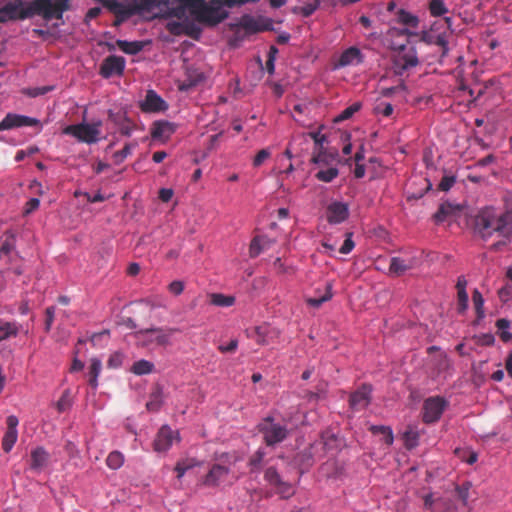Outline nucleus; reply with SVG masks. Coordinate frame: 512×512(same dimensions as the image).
Returning <instances> with one entry per match:
<instances>
[{
  "mask_svg": "<svg viewBox=\"0 0 512 512\" xmlns=\"http://www.w3.org/2000/svg\"><path fill=\"white\" fill-rule=\"evenodd\" d=\"M475 230L484 240L497 233L502 239L492 244L490 249L501 250L512 241V204L500 215L493 208L482 209L475 217Z\"/></svg>",
  "mask_w": 512,
  "mask_h": 512,
  "instance_id": "obj_1",
  "label": "nucleus"
},
{
  "mask_svg": "<svg viewBox=\"0 0 512 512\" xmlns=\"http://www.w3.org/2000/svg\"><path fill=\"white\" fill-rule=\"evenodd\" d=\"M176 332H179V329L175 327H153L139 330L134 336L138 345L142 347L167 346L171 344L170 338Z\"/></svg>",
  "mask_w": 512,
  "mask_h": 512,
  "instance_id": "obj_2",
  "label": "nucleus"
},
{
  "mask_svg": "<svg viewBox=\"0 0 512 512\" xmlns=\"http://www.w3.org/2000/svg\"><path fill=\"white\" fill-rule=\"evenodd\" d=\"M32 9L34 15L45 20L62 19L63 13L69 9V0H35Z\"/></svg>",
  "mask_w": 512,
  "mask_h": 512,
  "instance_id": "obj_3",
  "label": "nucleus"
},
{
  "mask_svg": "<svg viewBox=\"0 0 512 512\" xmlns=\"http://www.w3.org/2000/svg\"><path fill=\"white\" fill-rule=\"evenodd\" d=\"M101 122L97 123H79L68 125L63 129V133L75 137L78 141L87 144L98 142L100 136Z\"/></svg>",
  "mask_w": 512,
  "mask_h": 512,
  "instance_id": "obj_4",
  "label": "nucleus"
},
{
  "mask_svg": "<svg viewBox=\"0 0 512 512\" xmlns=\"http://www.w3.org/2000/svg\"><path fill=\"white\" fill-rule=\"evenodd\" d=\"M259 432L267 446H274L284 441L288 436V429L285 425L274 422L271 417L265 418L258 425Z\"/></svg>",
  "mask_w": 512,
  "mask_h": 512,
  "instance_id": "obj_5",
  "label": "nucleus"
},
{
  "mask_svg": "<svg viewBox=\"0 0 512 512\" xmlns=\"http://www.w3.org/2000/svg\"><path fill=\"white\" fill-rule=\"evenodd\" d=\"M34 15L32 4L28 7H23L22 0L9 2L0 8V22H7L11 20H24Z\"/></svg>",
  "mask_w": 512,
  "mask_h": 512,
  "instance_id": "obj_6",
  "label": "nucleus"
},
{
  "mask_svg": "<svg viewBox=\"0 0 512 512\" xmlns=\"http://www.w3.org/2000/svg\"><path fill=\"white\" fill-rule=\"evenodd\" d=\"M419 64L415 48H403L393 59L394 74L402 76L405 72L415 68Z\"/></svg>",
  "mask_w": 512,
  "mask_h": 512,
  "instance_id": "obj_7",
  "label": "nucleus"
},
{
  "mask_svg": "<svg viewBox=\"0 0 512 512\" xmlns=\"http://www.w3.org/2000/svg\"><path fill=\"white\" fill-rule=\"evenodd\" d=\"M447 403L444 398L430 397L425 400L423 405V421L425 423H433L440 419L445 410Z\"/></svg>",
  "mask_w": 512,
  "mask_h": 512,
  "instance_id": "obj_8",
  "label": "nucleus"
},
{
  "mask_svg": "<svg viewBox=\"0 0 512 512\" xmlns=\"http://www.w3.org/2000/svg\"><path fill=\"white\" fill-rule=\"evenodd\" d=\"M125 69V59L121 56L110 55L104 59L100 66V75L110 78L113 75H121Z\"/></svg>",
  "mask_w": 512,
  "mask_h": 512,
  "instance_id": "obj_9",
  "label": "nucleus"
},
{
  "mask_svg": "<svg viewBox=\"0 0 512 512\" xmlns=\"http://www.w3.org/2000/svg\"><path fill=\"white\" fill-rule=\"evenodd\" d=\"M371 386L363 384L359 389L354 391L349 398V406L355 411L365 409L371 401Z\"/></svg>",
  "mask_w": 512,
  "mask_h": 512,
  "instance_id": "obj_10",
  "label": "nucleus"
},
{
  "mask_svg": "<svg viewBox=\"0 0 512 512\" xmlns=\"http://www.w3.org/2000/svg\"><path fill=\"white\" fill-rule=\"evenodd\" d=\"M39 125V120L24 115L7 114L0 122V131L9 130L16 127L23 126H36Z\"/></svg>",
  "mask_w": 512,
  "mask_h": 512,
  "instance_id": "obj_11",
  "label": "nucleus"
},
{
  "mask_svg": "<svg viewBox=\"0 0 512 512\" xmlns=\"http://www.w3.org/2000/svg\"><path fill=\"white\" fill-rule=\"evenodd\" d=\"M140 108L146 113H156L167 110L168 105L154 90H148Z\"/></svg>",
  "mask_w": 512,
  "mask_h": 512,
  "instance_id": "obj_12",
  "label": "nucleus"
},
{
  "mask_svg": "<svg viewBox=\"0 0 512 512\" xmlns=\"http://www.w3.org/2000/svg\"><path fill=\"white\" fill-rule=\"evenodd\" d=\"M230 473V467L224 464H213L203 479V484L208 487L218 486Z\"/></svg>",
  "mask_w": 512,
  "mask_h": 512,
  "instance_id": "obj_13",
  "label": "nucleus"
},
{
  "mask_svg": "<svg viewBox=\"0 0 512 512\" xmlns=\"http://www.w3.org/2000/svg\"><path fill=\"white\" fill-rule=\"evenodd\" d=\"M18 418L15 415H10L7 417L6 424H7V430L3 436L2 439V449L5 452H10L13 448L14 444L17 441L18 438Z\"/></svg>",
  "mask_w": 512,
  "mask_h": 512,
  "instance_id": "obj_14",
  "label": "nucleus"
},
{
  "mask_svg": "<svg viewBox=\"0 0 512 512\" xmlns=\"http://www.w3.org/2000/svg\"><path fill=\"white\" fill-rule=\"evenodd\" d=\"M319 446L320 444H315L314 442L297 455L296 460L301 469H309L314 464L316 458L323 457V453L319 451Z\"/></svg>",
  "mask_w": 512,
  "mask_h": 512,
  "instance_id": "obj_15",
  "label": "nucleus"
},
{
  "mask_svg": "<svg viewBox=\"0 0 512 512\" xmlns=\"http://www.w3.org/2000/svg\"><path fill=\"white\" fill-rule=\"evenodd\" d=\"M348 216V205L343 202L335 201L329 204L327 207V220L329 223H342L348 218Z\"/></svg>",
  "mask_w": 512,
  "mask_h": 512,
  "instance_id": "obj_16",
  "label": "nucleus"
},
{
  "mask_svg": "<svg viewBox=\"0 0 512 512\" xmlns=\"http://www.w3.org/2000/svg\"><path fill=\"white\" fill-rule=\"evenodd\" d=\"M175 438L176 436L174 435V432L170 427L166 425L162 426L154 440V450L157 452L167 451L172 446V443Z\"/></svg>",
  "mask_w": 512,
  "mask_h": 512,
  "instance_id": "obj_17",
  "label": "nucleus"
},
{
  "mask_svg": "<svg viewBox=\"0 0 512 512\" xmlns=\"http://www.w3.org/2000/svg\"><path fill=\"white\" fill-rule=\"evenodd\" d=\"M363 62V55L357 47H349L342 52L338 61L335 63V68L346 66L358 65Z\"/></svg>",
  "mask_w": 512,
  "mask_h": 512,
  "instance_id": "obj_18",
  "label": "nucleus"
},
{
  "mask_svg": "<svg viewBox=\"0 0 512 512\" xmlns=\"http://www.w3.org/2000/svg\"><path fill=\"white\" fill-rule=\"evenodd\" d=\"M462 211V206L459 204H454L451 202H443L437 212L434 214L433 218L436 223H441L446 221L448 218L458 215Z\"/></svg>",
  "mask_w": 512,
  "mask_h": 512,
  "instance_id": "obj_19",
  "label": "nucleus"
},
{
  "mask_svg": "<svg viewBox=\"0 0 512 512\" xmlns=\"http://www.w3.org/2000/svg\"><path fill=\"white\" fill-rule=\"evenodd\" d=\"M49 453L43 447H37L31 451L30 464L31 470L41 471L49 461Z\"/></svg>",
  "mask_w": 512,
  "mask_h": 512,
  "instance_id": "obj_20",
  "label": "nucleus"
},
{
  "mask_svg": "<svg viewBox=\"0 0 512 512\" xmlns=\"http://www.w3.org/2000/svg\"><path fill=\"white\" fill-rule=\"evenodd\" d=\"M109 118L118 127V131L123 136H130L135 129L133 122L125 114H113L109 112Z\"/></svg>",
  "mask_w": 512,
  "mask_h": 512,
  "instance_id": "obj_21",
  "label": "nucleus"
},
{
  "mask_svg": "<svg viewBox=\"0 0 512 512\" xmlns=\"http://www.w3.org/2000/svg\"><path fill=\"white\" fill-rule=\"evenodd\" d=\"M175 131L174 125L167 121H157L151 129V136L154 139H168Z\"/></svg>",
  "mask_w": 512,
  "mask_h": 512,
  "instance_id": "obj_22",
  "label": "nucleus"
},
{
  "mask_svg": "<svg viewBox=\"0 0 512 512\" xmlns=\"http://www.w3.org/2000/svg\"><path fill=\"white\" fill-rule=\"evenodd\" d=\"M315 444H320L319 451L324 454L326 451L337 449L339 440L331 430H326L321 434L320 441H316Z\"/></svg>",
  "mask_w": 512,
  "mask_h": 512,
  "instance_id": "obj_23",
  "label": "nucleus"
},
{
  "mask_svg": "<svg viewBox=\"0 0 512 512\" xmlns=\"http://www.w3.org/2000/svg\"><path fill=\"white\" fill-rule=\"evenodd\" d=\"M424 507L430 512H444V509H448L450 504L443 498L434 499L432 494H428L424 497Z\"/></svg>",
  "mask_w": 512,
  "mask_h": 512,
  "instance_id": "obj_24",
  "label": "nucleus"
},
{
  "mask_svg": "<svg viewBox=\"0 0 512 512\" xmlns=\"http://www.w3.org/2000/svg\"><path fill=\"white\" fill-rule=\"evenodd\" d=\"M272 334H275L274 330L267 325H263L255 327L251 337L259 345H268L271 342Z\"/></svg>",
  "mask_w": 512,
  "mask_h": 512,
  "instance_id": "obj_25",
  "label": "nucleus"
},
{
  "mask_svg": "<svg viewBox=\"0 0 512 512\" xmlns=\"http://www.w3.org/2000/svg\"><path fill=\"white\" fill-rule=\"evenodd\" d=\"M21 325L16 322H9L0 319V341L10 337H16L20 331Z\"/></svg>",
  "mask_w": 512,
  "mask_h": 512,
  "instance_id": "obj_26",
  "label": "nucleus"
},
{
  "mask_svg": "<svg viewBox=\"0 0 512 512\" xmlns=\"http://www.w3.org/2000/svg\"><path fill=\"white\" fill-rule=\"evenodd\" d=\"M116 45L122 52L129 55H135L144 48V43L142 41L117 40Z\"/></svg>",
  "mask_w": 512,
  "mask_h": 512,
  "instance_id": "obj_27",
  "label": "nucleus"
},
{
  "mask_svg": "<svg viewBox=\"0 0 512 512\" xmlns=\"http://www.w3.org/2000/svg\"><path fill=\"white\" fill-rule=\"evenodd\" d=\"M101 370H102L101 360H99L98 358H92L90 360L89 371H88V375H89L88 383L93 389H96L98 386V377L101 373Z\"/></svg>",
  "mask_w": 512,
  "mask_h": 512,
  "instance_id": "obj_28",
  "label": "nucleus"
},
{
  "mask_svg": "<svg viewBox=\"0 0 512 512\" xmlns=\"http://www.w3.org/2000/svg\"><path fill=\"white\" fill-rule=\"evenodd\" d=\"M163 403V391L160 386H156L150 394L149 401L146 403L148 411L156 412L160 409Z\"/></svg>",
  "mask_w": 512,
  "mask_h": 512,
  "instance_id": "obj_29",
  "label": "nucleus"
},
{
  "mask_svg": "<svg viewBox=\"0 0 512 512\" xmlns=\"http://www.w3.org/2000/svg\"><path fill=\"white\" fill-rule=\"evenodd\" d=\"M15 248V235L11 231H7L3 235L0 246V259L8 257Z\"/></svg>",
  "mask_w": 512,
  "mask_h": 512,
  "instance_id": "obj_30",
  "label": "nucleus"
},
{
  "mask_svg": "<svg viewBox=\"0 0 512 512\" xmlns=\"http://www.w3.org/2000/svg\"><path fill=\"white\" fill-rule=\"evenodd\" d=\"M201 463L196 458H185L179 460L175 465V472L177 473V478L180 479L184 476L186 471L199 466Z\"/></svg>",
  "mask_w": 512,
  "mask_h": 512,
  "instance_id": "obj_31",
  "label": "nucleus"
},
{
  "mask_svg": "<svg viewBox=\"0 0 512 512\" xmlns=\"http://www.w3.org/2000/svg\"><path fill=\"white\" fill-rule=\"evenodd\" d=\"M154 370V364L148 360L141 359L133 363L130 371L138 376L147 375Z\"/></svg>",
  "mask_w": 512,
  "mask_h": 512,
  "instance_id": "obj_32",
  "label": "nucleus"
},
{
  "mask_svg": "<svg viewBox=\"0 0 512 512\" xmlns=\"http://www.w3.org/2000/svg\"><path fill=\"white\" fill-rule=\"evenodd\" d=\"M411 268V265L407 264L405 260L399 257H393L390 261L389 271L397 276L403 275L406 271Z\"/></svg>",
  "mask_w": 512,
  "mask_h": 512,
  "instance_id": "obj_33",
  "label": "nucleus"
},
{
  "mask_svg": "<svg viewBox=\"0 0 512 512\" xmlns=\"http://www.w3.org/2000/svg\"><path fill=\"white\" fill-rule=\"evenodd\" d=\"M240 26L246 31L257 33L261 31L258 21L251 15H244L241 17Z\"/></svg>",
  "mask_w": 512,
  "mask_h": 512,
  "instance_id": "obj_34",
  "label": "nucleus"
},
{
  "mask_svg": "<svg viewBox=\"0 0 512 512\" xmlns=\"http://www.w3.org/2000/svg\"><path fill=\"white\" fill-rule=\"evenodd\" d=\"M210 300L213 305L220 307H229L232 306L235 302V298L233 296H226L220 293L211 294Z\"/></svg>",
  "mask_w": 512,
  "mask_h": 512,
  "instance_id": "obj_35",
  "label": "nucleus"
},
{
  "mask_svg": "<svg viewBox=\"0 0 512 512\" xmlns=\"http://www.w3.org/2000/svg\"><path fill=\"white\" fill-rule=\"evenodd\" d=\"M265 455L266 453L262 448H259L251 455L248 463L251 472L259 471L261 469Z\"/></svg>",
  "mask_w": 512,
  "mask_h": 512,
  "instance_id": "obj_36",
  "label": "nucleus"
},
{
  "mask_svg": "<svg viewBox=\"0 0 512 512\" xmlns=\"http://www.w3.org/2000/svg\"><path fill=\"white\" fill-rule=\"evenodd\" d=\"M266 240V236H256L252 239L249 247V255L251 258L257 257L263 250H265V245H262V241Z\"/></svg>",
  "mask_w": 512,
  "mask_h": 512,
  "instance_id": "obj_37",
  "label": "nucleus"
},
{
  "mask_svg": "<svg viewBox=\"0 0 512 512\" xmlns=\"http://www.w3.org/2000/svg\"><path fill=\"white\" fill-rule=\"evenodd\" d=\"M124 463V456L119 451H112L109 453L106 459V464L110 469L117 470Z\"/></svg>",
  "mask_w": 512,
  "mask_h": 512,
  "instance_id": "obj_38",
  "label": "nucleus"
},
{
  "mask_svg": "<svg viewBox=\"0 0 512 512\" xmlns=\"http://www.w3.org/2000/svg\"><path fill=\"white\" fill-rule=\"evenodd\" d=\"M338 174H339V171L337 168L330 167V168H327L324 170H319L315 174V178L319 181L329 183V182L333 181L338 176Z\"/></svg>",
  "mask_w": 512,
  "mask_h": 512,
  "instance_id": "obj_39",
  "label": "nucleus"
},
{
  "mask_svg": "<svg viewBox=\"0 0 512 512\" xmlns=\"http://www.w3.org/2000/svg\"><path fill=\"white\" fill-rule=\"evenodd\" d=\"M472 487L471 482L466 481L461 485H457L455 487V492L457 494L458 499L462 502L464 506L468 504L469 491Z\"/></svg>",
  "mask_w": 512,
  "mask_h": 512,
  "instance_id": "obj_40",
  "label": "nucleus"
},
{
  "mask_svg": "<svg viewBox=\"0 0 512 512\" xmlns=\"http://www.w3.org/2000/svg\"><path fill=\"white\" fill-rule=\"evenodd\" d=\"M332 296H333V294H332V284L331 283H327L325 294L323 296L319 297V298H309V299H307V303L310 306H312V307L318 308L324 302L329 301L332 298Z\"/></svg>",
  "mask_w": 512,
  "mask_h": 512,
  "instance_id": "obj_41",
  "label": "nucleus"
},
{
  "mask_svg": "<svg viewBox=\"0 0 512 512\" xmlns=\"http://www.w3.org/2000/svg\"><path fill=\"white\" fill-rule=\"evenodd\" d=\"M429 11L433 17H439L448 12V9L442 0H431Z\"/></svg>",
  "mask_w": 512,
  "mask_h": 512,
  "instance_id": "obj_42",
  "label": "nucleus"
},
{
  "mask_svg": "<svg viewBox=\"0 0 512 512\" xmlns=\"http://www.w3.org/2000/svg\"><path fill=\"white\" fill-rule=\"evenodd\" d=\"M361 108V103L355 102L346 107L336 118L335 122H341L350 119Z\"/></svg>",
  "mask_w": 512,
  "mask_h": 512,
  "instance_id": "obj_43",
  "label": "nucleus"
},
{
  "mask_svg": "<svg viewBox=\"0 0 512 512\" xmlns=\"http://www.w3.org/2000/svg\"><path fill=\"white\" fill-rule=\"evenodd\" d=\"M371 431L374 434H381L383 436V441L387 445H391L393 443V433L389 427L386 426H372Z\"/></svg>",
  "mask_w": 512,
  "mask_h": 512,
  "instance_id": "obj_44",
  "label": "nucleus"
},
{
  "mask_svg": "<svg viewBox=\"0 0 512 512\" xmlns=\"http://www.w3.org/2000/svg\"><path fill=\"white\" fill-rule=\"evenodd\" d=\"M371 431L374 434H381L383 436V441L387 445H391L393 443V433L389 427L386 426H372Z\"/></svg>",
  "mask_w": 512,
  "mask_h": 512,
  "instance_id": "obj_45",
  "label": "nucleus"
},
{
  "mask_svg": "<svg viewBox=\"0 0 512 512\" xmlns=\"http://www.w3.org/2000/svg\"><path fill=\"white\" fill-rule=\"evenodd\" d=\"M404 444L407 449L415 448L419 443V434L415 430H408L404 433Z\"/></svg>",
  "mask_w": 512,
  "mask_h": 512,
  "instance_id": "obj_46",
  "label": "nucleus"
},
{
  "mask_svg": "<svg viewBox=\"0 0 512 512\" xmlns=\"http://www.w3.org/2000/svg\"><path fill=\"white\" fill-rule=\"evenodd\" d=\"M72 405V400L70 397V391L65 390L60 397V399L56 403V408L59 413H63L64 411L68 410Z\"/></svg>",
  "mask_w": 512,
  "mask_h": 512,
  "instance_id": "obj_47",
  "label": "nucleus"
},
{
  "mask_svg": "<svg viewBox=\"0 0 512 512\" xmlns=\"http://www.w3.org/2000/svg\"><path fill=\"white\" fill-rule=\"evenodd\" d=\"M167 30L173 35H180L182 33L191 35V33L187 30V26L178 21L168 22Z\"/></svg>",
  "mask_w": 512,
  "mask_h": 512,
  "instance_id": "obj_48",
  "label": "nucleus"
},
{
  "mask_svg": "<svg viewBox=\"0 0 512 512\" xmlns=\"http://www.w3.org/2000/svg\"><path fill=\"white\" fill-rule=\"evenodd\" d=\"M472 299H473V303H474L478 318H483L484 317V310H483L484 299L482 297V294L477 289H475L473 291Z\"/></svg>",
  "mask_w": 512,
  "mask_h": 512,
  "instance_id": "obj_49",
  "label": "nucleus"
},
{
  "mask_svg": "<svg viewBox=\"0 0 512 512\" xmlns=\"http://www.w3.org/2000/svg\"><path fill=\"white\" fill-rule=\"evenodd\" d=\"M264 478L272 486H277L282 481L279 473L274 467L266 469Z\"/></svg>",
  "mask_w": 512,
  "mask_h": 512,
  "instance_id": "obj_50",
  "label": "nucleus"
},
{
  "mask_svg": "<svg viewBox=\"0 0 512 512\" xmlns=\"http://www.w3.org/2000/svg\"><path fill=\"white\" fill-rule=\"evenodd\" d=\"M273 268L275 272L279 275L293 273V268L289 265H286L281 258L275 259V261L273 262Z\"/></svg>",
  "mask_w": 512,
  "mask_h": 512,
  "instance_id": "obj_51",
  "label": "nucleus"
},
{
  "mask_svg": "<svg viewBox=\"0 0 512 512\" xmlns=\"http://www.w3.org/2000/svg\"><path fill=\"white\" fill-rule=\"evenodd\" d=\"M274 487L276 488L277 493L280 494L282 498H289L294 494L292 486L283 480L277 486Z\"/></svg>",
  "mask_w": 512,
  "mask_h": 512,
  "instance_id": "obj_52",
  "label": "nucleus"
},
{
  "mask_svg": "<svg viewBox=\"0 0 512 512\" xmlns=\"http://www.w3.org/2000/svg\"><path fill=\"white\" fill-rule=\"evenodd\" d=\"M399 20L401 23L411 27H415L418 23V19L415 16L404 10L400 11Z\"/></svg>",
  "mask_w": 512,
  "mask_h": 512,
  "instance_id": "obj_53",
  "label": "nucleus"
},
{
  "mask_svg": "<svg viewBox=\"0 0 512 512\" xmlns=\"http://www.w3.org/2000/svg\"><path fill=\"white\" fill-rule=\"evenodd\" d=\"M456 182V177L453 176V175H445L439 185H438V189L441 190V191H448L452 188V186L455 184Z\"/></svg>",
  "mask_w": 512,
  "mask_h": 512,
  "instance_id": "obj_54",
  "label": "nucleus"
},
{
  "mask_svg": "<svg viewBox=\"0 0 512 512\" xmlns=\"http://www.w3.org/2000/svg\"><path fill=\"white\" fill-rule=\"evenodd\" d=\"M55 317V307L50 306L45 310V331L49 332L52 328V324L54 322Z\"/></svg>",
  "mask_w": 512,
  "mask_h": 512,
  "instance_id": "obj_55",
  "label": "nucleus"
},
{
  "mask_svg": "<svg viewBox=\"0 0 512 512\" xmlns=\"http://www.w3.org/2000/svg\"><path fill=\"white\" fill-rule=\"evenodd\" d=\"M374 110L377 114L389 117L393 113V106L390 103H379Z\"/></svg>",
  "mask_w": 512,
  "mask_h": 512,
  "instance_id": "obj_56",
  "label": "nucleus"
},
{
  "mask_svg": "<svg viewBox=\"0 0 512 512\" xmlns=\"http://www.w3.org/2000/svg\"><path fill=\"white\" fill-rule=\"evenodd\" d=\"M137 146V143H127L125 144V146L123 147L122 150L116 152L114 154V157L117 159V160H123L125 159L128 155L131 154V150L133 148H135Z\"/></svg>",
  "mask_w": 512,
  "mask_h": 512,
  "instance_id": "obj_57",
  "label": "nucleus"
},
{
  "mask_svg": "<svg viewBox=\"0 0 512 512\" xmlns=\"http://www.w3.org/2000/svg\"><path fill=\"white\" fill-rule=\"evenodd\" d=\"M354 246L355 244L352 240V233H347V238L344 240L342 246L339 249V252L341 254H348L353 250Z\"/></svg>",
  "mask_w": 512,
  "mask_h": 512,
  "instance_id": "obj_58",
  "label": "nucleus"
},
{
  "mask_svg": "<svg viewBox=\"0 0 512 512\" xmlns=\"http://www.w3.org/2000/svg\"><path fill=\"white\" fill-rule=\"evenodd\" d=\"M270 151L268 149H261L253 159V165L259 167L262 163L270 157Z\"/></svg>",
  "mask_w": 512,
  "mask_h": 512,
  "instance_id": "obj_59",
  "label": "nucleus"
},
{
  "mask_svg": "<svg viewBox=\"0 0 512 512\" xmlns=\"http://www.w3.org/2000/svg\"><path fill=\"white\" fill-rule=\"evenodd\" d=\"M110 9L117 15V16H122V20L127 18L130 13L123 7L122 4L114 1L113 3H111L110 5Z\"/></svg>",
  "mask_w": 512,
  "mask_h": 512,
  "instance_id": "obj_60",
  "label": "nucleus"
},
{
  "mask_svg": "<svg viewBox=\"0 0 512 512\" xmlns=\"http://www.w3.org/2000/svg\"><path fill=\"white\" fill-rule=\"evenodd\" d=\"M498 296L502 302H507L512 298V285L507 284L498 291Z\"/></svg>",
  "mask_w": 512,
  "mask_h": 512,
  "instance_id": "obj_61",
  "label": "nucleus"
},
{
  "mask_svg": "<svg viewBox=\"0 0 512 512\" xmlns=\"http://www.w3.org/2000/svg\"><path fill=\"white\" fill-rule=\"evenodd\" d=\"M457 300H458V311L460 313H462L468 307V294H467V292H458L457 293Z\"/></svg>",
  "mask_w": 512,
  "mask_h": 512,
  "instance_id": "obj_62",
  "label": "nucleus"
},
{
  "mask_svg": "<svg viewBox=\"0 0 512 512\" xmlns=\"http://www.w3.org/2000/svg\"><path fill=\"white\" fill-rule=\"evenodd\" d=\"M185 6H177L168 10L166 16L167 17H175L177 19H182L185 16Z\"/></svg>",
  "mask_w": 512,
  "mask_h": 512,
  "instance_id": "obj_63",
  "label": "nucleus"
},
{
  "mask_svg": "<svg viewBox=\"0 0 512 512\" xmlns=\"http://www.w3.org/2000/svg\"><path fill=\"white\" fill-rule=\"evenodd\" d=\"M40 205V201L38 198H31L25 205L24 208V215H29L32 212H34L36 209H38Z\"/></svg>",
  "mask_w": 512,
  "mask_h": 512,
  "instance_id": "obj_64",
  "label": "nucleus"
}]
</instances>
